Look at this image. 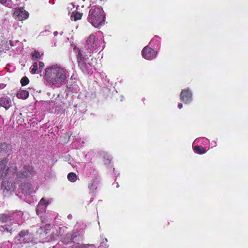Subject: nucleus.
<instances>
[{"label":"nucleus","instance_id":"nucleus-1","mask_svg":"<svg viewBox=\"0 0 248 248\" xmlns=\"http://www.w3.org/2000/svg\"><path fill=\"white\" fill-rule=\"evenodd\" d=\"M69 77L68 71L64 68L53 65L45 69L44 78L49 84L60 87L64 85Z\"/></svg>","mask_w":248,"mask_h":248},{"label":"nucleus","instance_id":"nucleus-2","mask_svg":"<svg viewBox=\"0 0 248 248\" xmlns=\"http://www.w3.org/2000/svg\"><path fill=\"white\" fill-rule=\"evenodd\" d=\"M88 21L94 27L98 28L105 20L104 11L100 7L91 8L88 17Z\"/></svg>","mask_w":248,"mask_h":248},{"label":"nucleus","instance_id":"nucleus-3","mask_svg":"<svg viewBox=\"0 0 248 248\" xmlns=\"http://www.w3.org/2000/svg\"><path fill=\"white\" fill-rule=\"evenodd\" d=\"M34 169L32 165L25 164L23 168L18 171L16 175V181H21L22 180H28L34 174Z\"/></svg>","mask_w":248,"mask_h":248},{"label":"nucleus","instance_id":"nucleus-4","mask_svg":"<svg viewBox=\"0 0 248 248\" xmlns=\"http://www.w3.org/2000/svg\"><path fill=\"white\" fill-rule=\"evenodd\" d=\"M8 160L6 158H3L0 160V178L4 177L8 173L9 169L13 170V172H16L17 167L16 165H14L9 168L7 166Z\"/></svg>","mask_w":248,"mask_h":248},{"label":"nucleus","instance_id":"nucleus-5","mask_svg":"<svg viewBox=\"0 0 248 248\" xmlns=\"http://www.w3.org/2000/svg\"><path fill=\"white\" fill-rule=\"evenodd\" d=\"M29 16V13L23 8H16L13 14L14 17L17 21L25 20Z\"/></svg>","mask_w":248,"mask_h":248},{"label":"nucleus","instance_id":"nucleus-6","mask_svg":"<svg viewBox=\"0 0 248 248\" xmlns=\"http://www.w3.org/2000/svg\"><path fill=\"white\" fill-rule=\"evenodd\" d=\"M12 106V100L7 95H0V107L7 110Z\"/></svg>","mask_w":248,"mask_h":248},{"label":"nucleus","instance_id":"nucleus-7","mask_svg":"<svg viewBox=\"0 0 248 248\" xmlns=\"http://www.w3.org/2000/svg\"><path fill=\"white\" fill-rule=\"evenodd\" d=\"M156 54V52L153 49L148 46H145L142 51V55L144 58L150 60L154 58Z\"/></svg>","mask_w":248,"mask_h":248},{"label":"nucleus","instance_id":"nucleus-8","mask_svg":"<svg viewBox=\"0 0 248 248\" xmlns=\"http://www.w3.org/2000/svg\"><path fill=\"white\" fill-rule=\"evenodd\" d=\"M180 99L184 103L191 102L192 99V93L189 89L183 90L180 93Z\"/></svg>","mask_w":248,"mask_h":248},{"label":"nucleus","instance_id":"nucleus-9","mask_svg":"<svg viewBox=\"0 0 248 248\" xmlns=\"http://www.w3.org/2000/svg\"><path fill=\"white\" fill-rule=\"evenodd\" d=\"M1 188L3 192H7L13 190L15 188V185L8 180H4L1 183Z\"/></svg>","mask_w":248,"mask_h":248},{"label":"nucleus","instance_id":"nucleus-10","mask_svg":"<svg viewBox=\"0 0 248 248\" xmlns=\"http://www.w3.org/2000/svg\"><path fill=\"white\" fill-rule=\"evenodd\" d=\"M29 233V232L28 230H22L19 233L18 236L16 237L18 241H21L24 243H29L31 240L29 238H24L22 239L23 237L28 235Z\"/></svg>","mask_w":248,"mask_h":248},{"label":"nucleus","instance_id":"nucleus-11","mask_svg":"<svg viewBox=\"0 0 248 248\" xmlns=\"http://www.w3.org/2000/svg\"><path fill=\"white\" fill-rule=\"evenodd\" d=\"M86 44L90 49L93 48L96 46V39L93 34H91L86 41Z\"/></svg>","mask_w":248,"mask_h":248},{"label":"nucleus","instance_id":"nucleus-12","mask_svg":"<svg viewBox=\"0 0 248 248\" xmlns=\"http://www.w3.org/2000/svg\"><path fill=\"white\" fill-rule=\"evenodd\" d=\"M20 189L23 194L29 195L31 191V186L29 182H24L21 184Z\"/></svg>","mask_w":248,"mask_h":248},{"label":"nucleus","instance_id":"nucleus-13","mask_svg":"<svg viewBox=\"0 0 248 248\" xmlns=\"http://www.w3.org/2000/svg\"><path fill=\"white\" fill-rule=\"evenodd\" d=\"M78 66L80 69L84 73H88L89 72V69L91 67L90 64H88L86 62L85 60H81L77 61Z\"/></svg>","mask_w":248,"mask_h":248},{"label":"nucleus","instance_id":"nucleus-14","mask_svg":"<svg viewBox=\"0 0 248 248\" xmlns=\"http://www.w3.org/2000/svg\"><path fill=\"white\" fill-rule=\"evenodd\" d=\"M74 50L76 54L77 61L86 60V55L82 52L80 48L75 46L74 48Z\"/></svg>","mask_w":248,"mask_h":248},{"label":"nucleus","instance_id":"nucleus-15","mask_svg":"<svg viewBox=\"0 0 248 248\" xmlns=\"http://www.w3.org/2000/svg\"><path fill=\"white\" fill-rule=\"evenodd\" d=\"M48 204V202L45 200L44 198H42L40 201L39 204L37 205L36 208V213L37 215H39V212L40 210H42L43 211L45 210V208L44 207H42L45 205H47Z\"/></svg>","mask_w":248,"mask_h":248},{"label":"nucleus","instance_id":"nucleus-16","mask_svg":"<svg viewBox=\"0 0 248 248\" xmlns=\"http://www.w3.org/2000/svg\"><path fill=\"white\" fill-rule=\"evenodd\" d=\"M11 146L6 142H2L0 144V153H6L11 150Z\"/></svg>","mask_w":248,"mask_h":248},{"label":"nucleus","instance_id":"nucleus-17","mask_svg":"<svg viewBox=\"0 0 248 248\" xmlns=\"http://www.w3.org/2000/svg\"><path fill=\"white\" fill-rule=\"evenodd\" d=\"M13 219V214L7 215L6 214H0V222L1 223H6Z\"/></svg>","mask_w":248,"mask_h":248},{"label":"nucleus","instance_id":"nucleus-18","mask_svg":"<svg viewBox=\"0 0 248 248\" xmlns=\"http://www.w3.org/2000/svg\"><path fill=\"white\" fill-rule=\"evenodd\" d=\"M29 95V93L26 90H20L16 93V97L19 99H26Z\"/></svg>","mask_w":248,"mask_h":248},{"label":"nucleus","instance_id":"nucleus-19","mask_svg":"<svg viewBox=\"0 0 248 248\" xmlns=\"http://www.w3.org/2000/svg\"><path fill=\"white\" fill-rule=\"evenodd\" d=\"M193 150L195 153L200 155L204 154L206 152V150L204 147L199 145L194 146Z\"/></svg>","mask_w":248,"mask_h":248},{"label":"nucleus","instance_id":"nucleus-20","mask_svg":"<svg viewBox=\"0 0 248 248\" xmlns=\"http://www.w3.org/2000/svg\"><path fill=\"white\" fill-rule=\"evenodd\" d=\"M97 179H93V180L89 184L88 188L90 190H94L97 188Z\"/></svg>","mask_w":248,"mask_h":248},{"label":"nucleus","instance_id":"nucleus-21","mask_svg":"<svg viewBox=\"0 0 248 248\" xmlns=\"http://www.w3.org/2000/svg\"><path fill=\"white\" fill-rule=\"evenodd\" d=\"M82 16V13H79L78 11H74L72 13L71 17L72 19H74V21H77L80 19Z\"/></svg>","mask_w":248,"mask_h":248},{"label":"nucleus","instance_id":"nucleus-22","mask_svg":"<svg viewBox=\"0 0 248 248\" xmlns=\"http://www.w3.org/2000/svg\"><path fill=\"white\" fill-rule=\"evenodd\" d=\"M77 175L74 172H70L67 175V178L71 182H75L77 180Z\"/></svg>","mask_w":248,"mask_h":248},{"label":"nucleus","instance_id":"nucleus-23","mask_svg":"<svg viewBox=\"0 0 248 248\" xmlns=\"http://www.w3.org/2000/svg\"><path fill=\"white\" fill-rule=\"evenodd\" d=\"M0 231L3 232H9L10 233H12L13 232V229L9 225H5L1 227Z\"/></svg>","mask_w":248,"mask_h":248},{"label":"nucleus","instance_id":"nucleus-24","mask_svg":"<svg viewBox=\"0 0 248 248\" xmlns=\"http://www.w3.org/2000/svg\"><path fill=\"white\" fill-rule=\"evenodd\" d=\"M41 55L40 53L37 50H35L33 53L31 55V59L33 61H35L37 59H39L41 58Z\"/></svg>","mask_w":248,"mask_h":248},{"label":"nucleus","instance_id":"nucleus-25","mask_svg":"<svg viewBox=\"0 0 248 248\" xmlns=\"http://www.w3.org/2000/svg\"><path fill=\"white\" fill-rule=\"evenodd\" d=\"M29 83V78L25 76L23 77L20 80V83L22 86H25L27 85Z\"/></svg>","mask_w":248,"mask_h":248},{"label":"nucleus","instance_id":"nucleus-26","mask_svg":"<svg viewBox=\"0 0 248 248\" xmlns=\"http://www.w3.org/2000/svg\"><path fill=\"white\" fill-rule=\"evenodd\" d=\"M38 70V63L37 62H34L32 65V68H31V72L32 74H34L36 73V71Z\"/></svg>","mask_w":248,"mask_h":248},{"label":"nucleus","instance_id":"nucleus-27","mask_svg":"<svg viewBox=\"0 0 248 248\" xmlns=\"http://www.w3.org/2000/svg\"><path fill=\"white\" fill-rule=\"evenodd\" d=\"M75 248H95L93 245H82L77 246Z\"/></svg>","mask_w":248,"mask_h":248},{"label":"nucleus","instance_id":"nucleus-28","mask_svg":"<svg viewBox=\"0 0 248 248\" xmlns=\"http://www.w3.org/2000/svg\"><path fill=\"white\" fill-rule=\"evenodd\" d=\"M17 121L19 122V123L20 124H22V123L24 122V120L23 118H22V113H20L18 116H17Z\"/></svg>","mask_w":248,"mask_h":248},{"label":"nucleus","instance_id":"nucleus-29","mask_svg":"<svg viewBox=\"0 0 248 248\" xmlns=\"http://www.w3.org/2000/svg\"><path fill=\"white\" fill-rule=\"evenodd\" d=\"M159 38L158 36H155L151 41L150 44L157 43L159 42Z\"/></svg>","mask_w":248,"mask_h":248},{"label":"nucleus","instance_id":"nucleus-30","mask_svg":"<svg viewBox=\"0 0 248 248\" xmlns=\"http://www.w3.org/2000/svg\"><path fill=\"white\" fill-rule=\"evenodd\" d=\"M38 65H39V69H40L41 70H42V69L45 66L44 63L43 62H39V63H38Z\"/></svg>","mask_w":248,"mask_h":248},{"label":"nucleus","instance_id":"nucleus-31","mask_svg":"<svg viewBox=\"0 0 248 248\" xmlns=\"http://www.w3.org/2000/svg\"><path fill=\"white\" fill-rule=\"evenodd\" d=\"M7 1V0H0V3L1 4H4Z\"/></svg>","mask_w":248,"mask_h":248},{"label":"nucleus","instance_id":"nucleus-32","mask_svg":"<svg viewBox=\"0 0 248 248\" xmlns=\"http://www.w3.org/2000/svg\"><path fill=\"white\" fill-rule=\"evenodd\" d=\"M182 107H183V104L182 103H179L178 105V108L179 109H181L182 108Z\"/></svg>","mask_w":248,"mask_h":248},{"label":"nucleus","instance_id":"nucleus-33","mask_svg":"<svg viewBox=\"0 0 248 248\" xmlns=\"http://www.w3.org/2000/svg\"><path fill=\"white\" fill-rule=\"evenodd\" d=\"M54 34L55 35H56V34H57V32H54Z\"/></svg>","mask_w":248,"mask_h":248},{"label":"nucleus","instance_id":"nucleus-34","mask_svg":"<svg viewBox=\"0 0 248 248\" xmlns=\"http://www.w3.org/2000/svg\"><path fill=\"white\" fill-rule=\"evenodd\" d=\"M106 155L105 153H103V156H104Z\"/></svg>","mask_w":248,"mask_h":248}]
</instances>
